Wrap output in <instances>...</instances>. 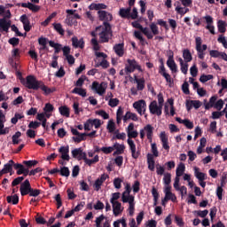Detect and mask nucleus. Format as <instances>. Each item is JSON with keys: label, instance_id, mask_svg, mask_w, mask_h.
I'll return each mask as SVG.
<instances>
[{"label": "nucleus", "instance_id": "13", "mask_svg": "<svg viewBox=\"0 0 227 227\" xmlns=\"http://www.w3.org/2000/svg\"><path fill=\"white\" fill-rule=\"evenodd\" d=\"M59 153L62 160H70V147L68 145H63L59 148Z\"/></svg>", "mask_w": 227, "mask_h": 227}, {"label": "nucleus", "instance_id": "48", "mask_svg": "<svg viewBox=\"0 0 227 227\" xmlns=\"http://www.w3.org/2000/svg\"><path fill=\"white\" fill-rule=\"evenodd\" d=\"M49 45L50 47H52L53 49H55L56 54H58V52L61 51V44L55 43L54 41H50Z\"/></svg>", "mask_w": 227, "mask_h": 227}, {"label": "nucleus", "instance_id": "12", "mask_svg": "<svg viewBox=\"0 0 227 227\" xmlns=\"http://www.w3.org/2000/svg\"><path fill=\"white\" fill-rule=\"evenodd\" d=\"M12 27V20H6V18L0 19V33H8Z\"/></svg>", "mask_w": 227, "mask_h": 227}, {"label": "nucleus", "instance_id": "32", "mask_svg": "<svg viewBox=\"0 0 227 227\" xmlns=\"http://www.w3.org/2000/svg\"><path fill=\"white\" fill-rule=\"evenodd\" d=\"M183 59L186 63H191L192 61V54L189 49L183 50Z\"/></svg>", "mask_w": 227, "mask_h": 227}, {"label": "nucleus", "instance_id": "30", "mask_svg": "<svg viewBox=\"0 0 227 227\" xmlns=\"http://www.w3.org/2000/svg\"><path fill=\"white\" fill-rule=\"evenodd\" d=\"M128 120H132L133 121H137L139 118H137V114L127 112L125 115L123 116V121H127Z\"/></svg>", "mask_w": 227, "mask_h": 227}, {"label": "nucleus", "instance_id": "25", "mask_svg": "<svg viewBox=\"0 0 227 227\" xmlns=\"http://www.w3.org/2000/svg\"><path fill=\"white\" fill-rule=\"evenodd\" d=\"M39 90H42L44 95H51V93H54V91H56V88H49L45 85V83H43V82H41V85H39Z\"/></svg>", "mask_w": 227, "mask_h": 227}, {"label": "nucleus", "instance_id": "15", "mask_svg": "<svg viewBox=\"0 0 227 227\" xmlns=\"http://www.w3.org/2000/svg\"><path fill=\"white\" fill-rule=\"evenodd\" d=\"M106 178H109V176H107V174L101 175V176L98 177L94 182V184H93L94 190L98 192L102 188V184H104V182H106Z\"/></svg>", "mask_w": 227, "mask_h": 227}, {"label": "nucleus", "instance_id": "7", "mask_svg": "<svg viewBox=\"0 0 227 227\" xmlns=\"http://www.w3.org/2000/svg\"><path fill=\"white\" fill-rule=\"evenodd\" d=\"M126 72H129V74H132L134 70H138V72H143V68H141V66L136 61V59H127V64L125 65Z\"/></svg>", "mask_w": 227, "mask_h": 227}, {"label": "nucleus", "instance_id": "29", "mask_svg": "<svg viewBox=\"0 0 227 227\" xmlns=\"http://www.w3.org/2000/svg\"><path fill=\"white\" fill-rule=\"evenodd\" d=\"M147 164L150 171H153L155 169V160L153 159L152 153L147 154Z\"/></svg>", "mask_w": 227, "mask_h": 227}, {"label": "nucleus", "instance_id": "41", "mask_svg": "<svg viewBox=\"0 0 227 227\" xmlns=\"http://www.w3.org/2000/svg\"><path fill=\"white\" fill-rule=\"evenodd\" d=\"M22 136V133L20 131L16 132L13 136H12V145H19V143H20V141H22L20 139V137Z\"/></svg>", "mask_w": 227, "mask_h": 227}, {"label": "nucleus", "instance_id": "28", "mask_svg": "<svg viewBox=\"0 0 227 227\" xmlns=\"http://www.w3.org/2000/svg\"><path fill=\"white\" fill-rule=\"evenodd\" d=\"M195 43H196V51L198 52V49L201 51V52H205L207 51V44L201 45L203 43V41L201 40V37H196L195 38Z\"/></svg>", "mask_w": 227, "mask_h": 227}, {"label": "nucleus", "instance_id": "34", "mask_svg": "<svg viewBox=\"0 0 227 227\" xmlns=\"http://www.w3.org/2000/svg\"><path fill=\"white\" fill-rule=\"evenodd\" d=\"M72 45L75 48L80 47V49H82L84 47V41L82 39H78L77 37L72 38Z\"/></svg>", "mask_w": 227, "mask_h": 227}, {"label": "nucleus", "instance_id": "46", "mask_svg": "<svg viewBox=\"0 0 227 227\" xmlns=\"http://www.w3.org/2000/svg\"><path fill=\"white\" fill-rule=\"evenodd\" d=\"M217 27L219 33H226V22H224L223 20L218 21Z\"/></svg>", "mask_w": 227, "mask_h": 227}, {"label": "nucleus", "instance_id": "35", "mask_svg": "<svg viewBox=\"0 0 227 227\" xmlns=\"http://www.w3.org/2000/svg\"><path fill=\"white\" fill-rule=\"evenodd\" d=\"M21 6L22 8H28L31 12H38L40 10V6L35 5L31 3H22Z\"/></svg>", "mask_w": 227, "mask_h": 227}, {"label": "nucleus", "instance_id": "14", "mask_svg": "<svg viewBox=\"0 0 227 227\" xmlns=\"http://www.w3.org/2000/svg\"><path fill=\"white\" fill-rule=\"evenodd\" d=\"M20 191L21 196H27V194L31 192V184L29 183V180L27 179L20 184Z\"/></svg>", "mask_w": 227, "mask_h": 227}, {"label": "nucleus", "instance_id": "57", "mask_svg": "<svg viewBox=\"0 0 227 227\" xmlns=\"http://www.w3.org/2000/svg\"><path fill=\"white\" fill-rule=\"evenodd\" d=\"M84 137H86V133H80L74 137L73 139L75 143H81V141H84Z\"/></svg>", "mask_w": 227, "mask_h": 227}, {"label": "nucleus", "instance_id": "33", "mask_svg": "<svg viewBox=\"0 0 227 227\" xmlns=\"http://www.w3.org/2000/svg\"><path fill=\"white\" fill-rule=\"evenodd\" d=\"M135 82H137V88L139 90L145 89V78H138L137 75H134Z\"/></svg>", "mask_w": 227, "mask_h": 227}, {"label": "nucleus", "instance_id": "61", "mask_svg": "<svg viewBox=\"0 0 227 227\" xmlns=\"http://www.w3.org/2000/svg\"><path fill=\"white\" fill-rule=\"evenodd\" d=\"M104 219H106V216H104V215H101L98 217H97L95 220L96 227H102V223L104 222Z\"/></svg>", "mask_w": 227, "mask_h": 227}, {"label": "nucleus", "instance_id": "18", "mask_svg": "<svg viewBox=\"0 0 227 227\" xmlns=\"http://www.w3.org/2000/svg\"><path fill=\"white\" fill-rule=\"evenodd\" d=\"M128 145L129 146V150L131 151V155L133 159H137L139 157V152L136 150V143L131 138H128Z\"/></svg>", "mask_w": 227, "mask_h": 227}, {"label": "nucleus", "instance_id": "8", "mask_svg": "<svg viewBox=\"0 0 227 227\" xmlns=\"http://www.w3.org/2000/svg\"><path fill=\"white\" fill-rule=\"evenodd\" d=\"M133 107L140 116H143L146 113V101L145 99L137 100L133 103Z\"/></svg>", "mask_w": 227, "mask_h": 227}, {"label": "nucleus", "instance_id": "58", "mask_svg": "<svg viewBox=\"0 0 227 227\" xmlns=\"http://www.w3.org/2000/svg\"><path fill=\"white\" fill-rule=\"evenodd\" d=\"M214 79V75L212 74H202L200 78V82H207V81H211Z\"/></svg>", "mask_w": 227, "mask_h": 227}, {"label": "nucleus", "instance_id": "51", "mask_svg": "<svg viewBox=\"0 0 227 227\" xmlns=\"http://www.w3.org/2000/svg\"><path fill=\"white\" fill-rule=\"evenodd\" d=\"M72 93H75L76 95H80V97H86V90L81 88H74L72 90Z\"/></svg>", "mask_w": 227, "mask_h": 227}, {"label": "nucleus", "instance_id": "53", "mask_svg": "<svg viewBox=\"0 0 227 227\" xmlns=\"http://www.w3.org/2000/svg\"><path fill=\"white\" fill-rule=\"evenodd\" d=\"M7 201L9 203H12V205H17V203H19V196L18 195L8 196Z\"/></svg>", "mask_w": 227, "mask_h": 227}, {"label": "nucleus", "instance_id": "11", "mask_svg": "<svg viewBox=\"0 0 227 227\" xmlns=\"http://www.w3.org/2000/svg\"><path fill=\"white\" fill-rule=\"evenodd\" d=\"M164 194H165V201H173V203L176 202V195L171 192V186H164Z\"/></svg>", "mask_w": 227, "mask_h": 227}, {"label": "nucleus", "instance_id": "55", "mask_svg": "<svg viewBox=\"0 0 227 227\" xmlns=\"http://www.w3.org/2000/svg\"><path fill=\"white\" fill-rule=\"evenodd\" d=\"M176 12H177L179 15H185V13L189 12V8L185 6L184 7L177 6L176 7Z\"/></svg>", "mask_w": 227, "mask_h": 227}, {"label": "nucleus", "instance_id": "3", "mask_svg": "<svg viewBox=\"0 0 227 227\" xmlns=\"http://www.w3.org/2000/svg\"><path fill=\"white\" fill-rule=\"evenodd\" d=\"M122 203H128V212L129 215H134V212L136 210V197L131 195L130 193H126L121 195Z\"/></svg>", "mask_w": 227, "mask_h": 227}, {"label": "nucleus", "instance_id": "62", "mask_svg": "<svg viewBox=\"0 0 227 227\" xmlns=\"http://www.w3.org/2000/svg\"><path fill=\"white\" fill-rule=\"evenodd\" d=\"M120 198V192L112 193V197L110 199V203H118V199Z\"/></svg>", "mask_w": 227, "mask_h": 227}, {"label": "nucleus", "instance_id": "31", "mask_svg": "<svg viewBox=\"0 0 227 227\" xmlns=\"http://www.w3.org/2000/svg\"><path fill=\"white\" fill-rule=\"evenodd\" d=\"M20 21L23 24L25 31H31V26L29 25V20L27 19V16L22 15L20 17Z\"/></svg>", "mask_w": 227, "mask_h": 227}, {"label": "nucleus", "instance_id": "52", "mask_svg": "<svg viewBox=\"0 0 227 227\" xmlns=\"http://www.w3.org/2000/svg\"><path fill=\"white\" fill-rule=\"evenodd\" d=\"M98 152H103V153H106V155L109 153H113L114 152V146H108V147H101Z\"/></svg>", "mask_w": 227, "mask_h": 227}, {"label": "nucleus", "instance_id": "19", "mask_svg": "<svg viewBox=\"0 0 227 227\" xmlns=\"http://www.w3.org/2000/svg\"><path fill=\"white\" fill-rule=\"evenodd\" d=\"M4 121H6L5 116L3 114V112L0 111V136L8 134V132H10L8 128L4 129Z\"/></svg>", "mask_w": 227, "mask_h": 227}, {"label": "nucleus", "instance_id": "36", "mask_svg": "<svg viewBox=\"0 0 227 227\" xmlns=\"http://www.w3.org/2000/svg\"><path fill=\"white\" fill-rule=\"evenodd\" d=\"M59 112L61 116H65L66 118H70V108L68 106H63L59 108Z\"/></svg>", "mask_w": 227, "mask_h": 227}, {"label": "nucleus", "instance_id": "64", "mask_svg": "<svg viewBox=\"0 0 227 227\" xmlns=\"http://www.w3.org/2000/svg\"><path fill=\"white\" fill-rule=\"evenodd\" d=\"M60 175L62 176H70V170L67 167H62L60 168Z\"/></svg>", "mask_w": 227, "mask_h": 227}, {"label": "nucleus", "instance_id": "4", "mask_svg": "<svg viewBox=\"0 0 227 227\" xmlns=\"http://www.w3.org/2000/svg\"><path fill=\"white\" fill-rule=\"evenodd\" d=\"M22 84L28 88V90H40V85L42 84V81H38L36 77L33 75H29L26 78V80H21Z\"/></svg>", "mask_w": 227, "mask_h": 227}, {"label": "nucleus", "instance_id": "43", "mask_svg": "<svg viewBox=\"0 0 227 227\" xmlns=\"http://www.w3.org/2000/svg\"><path fill=\"white\" fill-rule=\"evenodd\" d=\"M141 32L146 36V38H148V40H152V38H153V34L150 28L143 27Z\"/></svg>", "mask_w": 227, "mask_h": 227}, {"label": "nucleus", "instance_id": "44", "mask_svg": "<svg viewBox=\"0 0 227 227\" xmlns=\"http://www.w3.org/2000/svg\"><path fill=\"white\" fill-rule=\"evenodd\" d=\"M116 120L118 124L121 123V120H123V108L121 106L117 110Z\"/></svg>", "mask_w": 227, "mask_h": 227}, {"label": "nucleus", "instance_id": "26", "mask_svg": "<svg viewBox=\"0 0 227 227\" xmlns=\"http://www.w3.org/2000/svg\"><path fill=\"white\" fill-rule=\"evenodd\" d=\"M192 107H194V109H200L201 107V102L198 100H192L186 103V109L188 111H191Z\"/></svg>", "mask_w": 227, "mask_h": 227}, {"label": "nucleus", "instance_id": "22", "mask_svg": "<svg viewBox=\"0 0 227 227\" xmlns=\"http://www.w3.org/2000/svg\"><path fill=\"white\" fill-rule=\"evenodd\" d=\"M160 138L161 141L162 148H164V150H167V152H169V143L168 142V135H166L165 131H162L160 134Z\"/></svg>", "mask_w": 227, "mask_h": 227}, {"label": "nucleus", "instance_id": "40", "mask_svg": "<svg viewBox=\"0 0 227 227\" xmlns=\"http://www.w3.org/2000/svg\"><path fill=\"white\" fill-rule=\"evenodd\" d=\"M207 146V138L202 137L200 142V145L197 148V153H203V148Z\"/></svg>", "mask_w": 227, "mask_h": 227}, {"label": "nucleus", "instance_id": "50", "mask_svg": "<svg viewBox=\"0 0 227 227\" xmlns=\"http://www.w3.org/2000/svg\"><path fill=\"white\" fill-rule=\"evenodd\" d=\"M163 182L165 184V187H171L169 184H171V174L166 173L164 174Z\"/></svg>", "mask_w": 227, "mask_h": 227}, {"label": "nucleus", "instance_id": "20", "mask_svg": "<svg viewBox=\"0 0 227 227\" xmlns=\"http://www.w3.org/2000/svg\"><path fill=\"white\" fill-rule=\"evenodd\" d=\"M13 167L15 168V162L13 160H10L7 163L4 165L3 172L6 175L7 173H10V175H13Z\"/></svg>", "mask_w": 227, "mask_h": 227}, {"label": "nucleus", "instance_id": "59", "mask_svg": "<svg viewBox=\"0 0 227 227\" xmlns=\"http://www.w3.org/2000/svg\"><path fill=\"white\" fill-rule=\"evenodd\" d=\"M24 118V114H15L14 117L12 118L11 121L15 125L19 120H22Z\"/></svg>", "mask_w": 227, "mask_h": 227}, {"label": "nucleus", "instance_id": "60", "mask_svg": "<svg viewBox=\"0 0 227 227\" xmlns=\"http://www.w3.org/2000/svg\"><path fill=\"white\" fill-rule=\"evenodd\" d=\"M106 129L109 132H114V130L116 129V126L114 124V121H108V123H107V126H106Z\"/></svg>", "mask_w": 227, "mask_h": 227}, {"label": "nucleus", "instance_id": "37", "mask_svg": "<svg viewBox=\"0 0 227 227\" xmlns=\"http://www.w3.org/2000/svg\"><path fill=\"white\" fill-rule=\"evenodd\" d=\"M119 15L122 17V19H129V17H130V8L120 9Z\"/></svg>", "mask_w": 227, "mask_h": 227}, {"label": "nucleus", "instance_id": "10", "mask_svg": "<svg viewBox=\"0 0 227 227\" xmlns=\"http://www.w3.org/2000/svg\"><path fill=\"white\" fill-rule=\"evenodd\" d=\"M149 111L151 114H156V116H160L162 114V106L157 103V101H153L149 105Z\"/></svg>", "mask_w": 227, "mask_h": 227}, {"label": "nucleus", "instance_id": "5", "mask_svg": "<svg viewBox=\"0 0 227 227\" xmlns=\"http://www.w3.org/2000/svg\"><path fill=\"white\" fill-rule=\"evenodd\" d=\"M91 90L94 93H97L98 95H99V97H102L106 95V91L107 90V82H102L101 83H99L98 82H93Z\"/></svg>", "mask_w": 227, "mask_h": 227}, {"label": "nucleus", "instance_id": "42", "mask_svg": "<svg viewBox=\"0 0 227 227\" xmlns=\"http://www.w3.org/2000/svg\"><path fill=\"white\" fill-rule=\"evenodd\" d=\"M53 27L59 35H65V29H63V26H61V23H53Z\"/></svg>", "mask_w": 227, "mask_h": 227}, {"label": "nucleus", "instance_id": "49", "mask_svg": "<svg viewBox=\"0 0 227 227\" xmlns=\"http://www.w3.org/2000/svg\"><path fill=\"white\" fill-rule=\"evenodd\" d=\"M151 152L153 157H159V149H157V144L151 143Z\"/></svg>", "mask_w": 227, "mask_h": 227}, {"label": "nucleus", "instance_id": "17", "mask_svg": "<svg viewBox=\"0 0 227 227\" xmlns=\"http://www.w3.org/2000/svg\"><path fill=\"white\" fill-rule=\"evenodd\" d=\"M99 20H104L105 22H111L113 20V14L106 11L98 12Z\"/></svg>", "mask_w": 227, "mask_h": 227}, {"label": "nucleus", "instance_id": "63", "mask_svg": "<svg viewBox=\"0 0 227 227\" xmlns=\"http://www.w3.org/2000/svg\"><path fill=\"white\" fill-rule=\"evenodd\" d=\"M150 29H151V32L153 35H159V27H157V24L155 23H152L150 25Z\"/></svg>", "mask_w": 227, "mask_h": 227}, {"label": "nucleus", "instance_id": "9", "mask_svg": "<svg viewBox=\"0 0 227 227\" xmlns=\"http://www.w3.org/2000/svg\"><path fill=\"white\" fill-rule=\"evenodd\" d=\"M173 58H174L173 51H169L168 59L167 60V67H168L172 74H176L178 72V67L176 66V63L175 62V59Z\"/></svg>", "mask_w": 227, "mask_h": 227}, {"label": "nucleus", "instance_id": "47", "mask_svg": "<svg viewBox=\"0 0 227 227\" xmlns=\"http://www.w3.org/2000/svg\"><path fill=\"white\" fill-rule=\"evenodd\" d=\"M84 130H91L93 129V119L87 120L83 124Z\"/></svg>", "mask_w": 227, "mask_h": 227}, {"label": "nucleus", "instance_id": "45", "mask_svg": "<svg viewBox=\"0 0 227 227\" xmlns=\"http://www.w3.org/2000/svg\"><path fill=\"white\" fill-rule=\"evenodd\" d=\"M113 146L117 153H123V151L125 150V145L123 144L115 143Z\"/></svg>", "mask_w": 227, "mask_h": 227}, {"label": "nucleus", "instance_id": "16", "mask_svg": "<svg viewBox=\"0 0 227 227\" xmlns=\"http://www.w3.org/2000/svg\"><path fill=\"white\" fill-rule=\"evenodd\" d=\"M113 208V214L115 217H118V215H121V213L124 210L123 206H121V202H114L111 204Z\"/></svg>", "mask_w": 227, "mask_h": 227}, {"label": "nucleus", "instance_id": "2", "mask_svg": "<svg viewBox=\"0 0 227 227\" xmlns=\"http://www.w3.org/2000/svg\"><path fill=\"white\" fill-rule=\"evenodd\" d=\"M96 33L98 35L101 43L109 42V38H111L113 35L111 32V25L107 22H104L103 25L96 28Z\"/></svg>", "mask_w": 227, "mask_h": 227}, {"label": "nucleus", "instance_id": "21", "mask_svg": "<svg viewBox=\"0 0 227 227\" xmlns=\"http://www.w3.org/2000/svg\"><path fill=\"white\" fill-rule=\"evenodd\" d=\"M126 132L128 134V137L129 139H130L131 137L136 138L137 137V136H139V133H137V130L134 129V123H129Z\"/></svg>", "mask_w": 227, "mask_h": 227}, {"label": "nucleus", "instance_id": "54", "mask_svg": "<svg viewBox=\"0 0 227 227\" xmlns=\"http://www.w3.org/2000/svg\"><path fill=\"white\" fill-rule=\"evenodd\" d=\"M119 104H120V99H118L116 98H113L109 99V101H108V106L110 107H116V106H118Z\"/></svg>", "mask_w": 227, "mask_h": 227}, {"label": "nucleus", "instance_id": "23", "mask_svg": "<svg viewBox=\"0 0 227 227\" xmlns=\"http://www.w3.org/2000/svg\"><path fill=\"white\" fill-rule=\"evenodd\" d=\"M185 164L180 162L176 169V178H180V176H184L185 174Z\"/></svg>", "mask_w": 227, "mask_h": 227}, {"label": "nucleus", "instance_id": "39", "mask_svg": "<svg viewBox=\"0 0 227 227\" xmlns=\"http://www.w3.org/2000/svg\"><path fill=\"white\" fill-rule=\"evenodd\" d=\"M90 10H106L107 8V5H106L105 4H95L92 3L90 6H89Z\"/></svg>", "mask_w": 227, "mask_h": 227}, {"label": "nucleus", "instance_id": "56", "mask_svg": "<svg viewBox=\"0 0 227 227\" xmlns=\"http://www.w3.org/2000/svg\"><path fill=\"white\" fill-rule=\"evenodd\" d=\"M14 168L18 169L17 170V175H22L24 173V165L20 164V163H14Z\"/></svg>", "mask_w": 227, "mask_h": 227}, {"label": "nucleus", "instance_id": "24", "mask_svg": "<svg viewBox=\"0 0 227 227\" xmlns=\"http://www.w3.org/2000/svg\"><path fill=\"white\" fill-rule=\"evenodd\" d=\"M194 176L199 180V182L207 180V174L200 172V168L194 167Z\"/></svg>", "mask_w": 227, "mask_h": 227}, {"label": "nucleus", "instance_id": "1", "mask_svg": "<svg viewBox=\"0 0 227 227\" xmlns=\"http://www.w3.org/2000/svg\"><path fill=\"white\" fill-rule=\"evenodd\" d=\"M72 156L74 159H77V160H84L87 166H91L92 164H97L99 160L98 155H95L93 159H88L86 156V153L82 152V148L74 149L72 152Z\"/></svg>", "mask_w": 227, "mask_h": 227}, {"label": "nucleus", "instance_id": "6", "mask_svg": "<svg viewBox=\"0 0 227 227\" xmlns=\"http://www.w3.org/2000/svg\"><path fill=\"white\" fill-rule=\"evenodd\" d=\"M145 136H146L147 139L152 143V137H153V127L151 124H147L140 129L141 139H145Z\"/></svg>", "mask_w": 227, "mask_h": 227}, {"label": "nucleus", "instance_id": "27", "mask_svg": "<svg viewBox=\"0 0 227 227\" xmlns=\"http://www.w3.org/2000/svg\"><path fill=\"white\" fill-rule=\"evenodd\" d=\"M66 12L67 13V19H66V22L67 24H72L70 22V19H72V16H74V19H81V17L79 16V14L75 13V10H67Z\"/></svg>", "mask_w": 227, "mask_h": 227}, {"label": "nucleus", "instance_id": "38", "mask_svg": "<svg viewBox=\"0 0 227 227\" xmlns=\"http://www.w3.org/2000/svg\"><path fill=\"white\" fill-rule=\"evenodd\" d=\"M114 50L115 54H117V56H123L124 51H123V43H119V44H115L114 46Z\"/></svg>", "mask_w": 227, "mask_h": 227}]
</instances>
